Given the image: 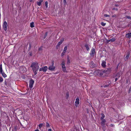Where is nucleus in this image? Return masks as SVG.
I'll use <instances>...</instances> for the list:
<instances>
[{
  "instance_id": "7c9ffc66",
  "label": "nucleus",
  "mask_w": 131,
  "mask_h": 131,
  "mask_svg": "<svg viewBox=\"0 0 131 131\" xmlns=\"http://www.w3.org/2000/svg\"><path fill=\"white\" fill-rule=\"evenodd\" d=\"M3 81V79L1 77H0V82H2Z\"/></svg>"
},
{
  "instance_id": "4c0bfd02",
  "label": "nucleus",
  "mask_w": 131,
  "mask_h": 131,
  "mask_svg": "<svg viewBox=\"0 0 131 131\" xmlns=\"http://www.w3.org/2000/svg\"><path fill=\"white\" fill-rule=\"evenodd\" d=\"M62 70L63 72H65L66 71V68L62 69Z\"/></svg>"
},
{
  "instance_id": "6ab92c4d",
  "label": "nucleus",
  "mask_w": 131,
  "mask_h": 131,
  "mask_svg": "<svg viewBox=\"0 0 131 131\" xmlns=\"http://www.w3.org/2000/svg\"><path fill=\"white\" fill-rule=\"evenodd\" d=\"M30 27L31 28H33L34 27V22H32L30 24Z\"/></svg>"
},
{
  "instance_id": "72a5a7b5",
  "label": "nucleus",
  "mask_w": 131,
  "mask_h": 131,
  "mask_svg": "<svg viewBox=\"0 0 131 131\" xmlns=\"http://www.w3.org/2000/svg\"><path fill=\"white\" fill-rule=\"evenodd\" d=\"M126 18L128 19H131V17L130 16H127L126 17Z\"/></svg>"
},
{
  "instance_id": "bf43d9fd",
  "label": "nucleus",
  "mask_w": 131,
  "mask_h": 131,
  "mask_svg": "<svg viewBox=\"0 0 131 131\" xmlns=\"http://www.w3.org/2000/svg\"><path fill=\"white\" fill-rule=\"evenodd\" d=\"M107 43H108V42H109V41H107Z\"/></svg>"
},
{
  "instance_id": "9b49d317",
  "label": "nucleus",
  "mask_w": 131,
  "mask_h": 131,
  "mask_svg": "<svg viewBox=\"0 0 131 131\" xmlns=\"http://www.w3.org/2000/svg\"><path fill=\"white\" fill-rule=\"evenodd\" d=\"M55 68L54 66H50L48 68V69L51 71H53Z\"/></svg>"
},
{
  "instance_id": "de8ad7c7",
  "label": "nucleus",
  "mask_w": 131,
  "mask_h": 131,
  "mask_svg": "<svg viewBox=\"0 0 131 131\" xmlns=\"http://www.w3.org/2000/svg\"><path fill=\"white\" fill-rule=\"evenodd\" d=\"M61 66H62V69L66 68V66H65V65H62Z\"/></svg>"
},
{
  "instance_id": "473e14b6",
  "label": "nucleus",
  "mask_w": 131,
  "mask_h": 131,
  "mask_svg": "<svg viewBox=\"0 0 131 131\" xmlns=\"http://www.w3.org/2000/svg\"><path fill=\"white\" fill-rule=\"evenodd\" d=\"M61 66L62 65H65V62H64V61L63 60L62 62V63L61 64Z\"/></svg>"
},
{
  "instance_id": "8fccbe9b",
  "label": "nucleus",
  "mask_w": 131,
  "mask_h": 131,
  "mask_svg": "<svg viewBox=\"0 0 131 131\" xmlns=\"http://www.w3.org/2000/svg\"><path fill=\"white\" fill-rule=\"evenodd\" d=\"M118 78H116L115 79V81H116L118 79Z\"/></svg>"
},
{
  "instance_id": "58836bf2",
  "label": "nucleus",
  "mask_w": 131,
  "mask_h": 131,
  "mask_svg": "<svg viewBox=\"0 0 131 131\" xmlns=\"http://www.w3.org/2000/svg\"><path fill=\"white\" fill-rule=\"evenodd\" d=\"M63 2L64 5H66L67 2V0H63Z\"/></svg>"
},
{
  "instance_id": "2f4dec72",
  "label": "nucleus",
  "mask_w": 131,
  "mask_h": 131,
  "mask_svg": "<svg viewBox=\"0 0 131 131\" xmlns=\"http://www.w3.org/2000/svg\"><path fill=\"white\" fill-rule=\"evenodd\" d=\"M42 50V47H40L38 49V51H41Z\"/></svg>"
},
{
  "instance_id": "603ef678",
  "label": "nucleus",
  "mask_w": 131,
  "mask_h": 131,
  "mask_svg": "<svg viewBox=\"0 0 131 131\" xmlns=\"http://www.w3.org/2000/svg\"><path fill=\"white\" fill-rule=\"evenodd\" d=\"M35 131H39L38 129H36Z\"/></svg>"
},
{
  "instance_id": "e433bc0d",
  "label": "nucleus",
  "mask_w": 131,
  "mask_h": 131,
  "mask_svg": "<svg viewBox=\"0 0 131 131\" xmlns=\"http://www.w3.org/2000/svg\"><path fill=\"white\" fill-rule=\"evenodd\" d=\"M69 94L68 93H67L66 94V97L67 99L69 97Z\"/></svg>"
},
{
  "instance_id": "a18cd8bd",
  "label": "nucleus",
  "mask_w": 131,
  "mask_h": 131,
  "mask_svg": "<svg viewBox=\"0 0 131 131\" xmlns=\"http://www.w3.org/2000/svg\"><path fill=\"white\" fill-rule=\"evenodd\" d=\"M112 17H117V15H113Z\"/></svg>"
},
{
  "instance_id": "cd10ccee",
  "label": "nucleus",
  "mask_w": 131,
  "mask_h": 131,
  "mask_svg": "<svg viewBox=\"0 0 131 131\" xmlns=\"http://www.w3.org/2000/svg\"><path fill=\"white\" fill-rule=\"evenodd\" d=\"M46 126L47 127H50V125L49 124V123L47 122H46Z\"/></svg>"
},
{
  "instance_id": "c756f323",
  "label": "nucleus",
  "mask_w": 131,
  "mask_h": 131,
  "mask_svg": "<svg viewBox=\"0 0 131 131\" xmlns=\"http://www.w3.org/2000/svg\"><path fill=\"white\" fill-rule=\"evenodd\" d=\"M101 24L102 26H104L106 25V23H104L103 22H101Z\"/></svg>"
},
{
  "instance_id": "a211bd4d",
  "label": "nucleus",
  "mask_w": 131,
  "mask_h": 131,
  "mask_svg": "<svg viewBox=\"0 0 131 131\" xmlns=\"http://www.w3.org/2000/svg\"><path fill=\"white\" fill-rule=\"evenodd\" d=\"M102 127L103 128V130L104 131H105L106 130V126L105 125H101Z\"/></svg>"
},
{
  "instance_id": "5fc2aeb1",
  "label": "nucleus",
  "mask_w": 131,
  "mask_h": 131,
  "mask_svg": "<svg viewBox=\"0 0 131 131\" xmlns=\"http://www.w3.org/2000/svg\"><path fill=\"white\" fill-rule=\"evenodd\" d=\"M56 47H57V49H58V48H59V47H57V46H56Z\"/></svg>"
},
{
  "instance_id": "c03bdc74",
  "label": "nucleus",
  "mask_w": 131,
  "mask_h": 131,
  "mask_svg": "<svg viewBox=\"0 0 131 131\" xmlns=\"http://www.w3.org/2000/svg\"><path fill=\"white\" fill-rule=\"evenodd\" d=\"M113 10H118V9L117 8H115L114 7L113 8Z\"/></svg>"
},
{
  "instance_id": "a19ab883",
  "label": "nucleus",
  "mask_w": 131,
  "mask_h": 131,
  "mask_svg": "<svg viewBox=\"0 0 131 131\" xmlns=\"http://www.w3.org/2000/svg\"><path fill=\"white\" fill-rule=\"evenodd\" d=\"M47 32H46L45 35V36L44 37V39L46 37V36H47Z\"/></svg>"
},
{
  "instance_id": "bb28decb",
  "label": "nucleus",
  "mask_w": 131,
  "mask_h": 131,
  "mask_svg": "<svg viewBox=\"0 0 131 131\" xmlns=\"http://www.w3.org/2000/svg\"><path fill=\"white\" fill-rule=\"evenodd\" d=\"M115 38H112L111 39L108 40H107V41H115Z\"/></svg>"
},
{
  "instance_id": "c9c22d12",
  "label": "nucleus",
  "mask_w": 131,
  "mask_h": 131,
  "mask_svg": "<svg viewBox=\"0 0 131 131\" xmlns=\"http://www.w3.org/2000/svg\"><path fill=\"white\" fill-rule=\"evenodd\" d=\"M54 61H52L51 65L52 66H54Z\"/></svg>"
},
{
  "instance_id": "f8f14e48",
  "label": "nucleus",
  "mask_w": 131,
  "mask_h": 131,
  "mask_svg": "<svg viewBox=\"0 0 131 131\" xmlns=\"http://www.w3.org/2000/svg\"><path fill=\"white\" fill-rule=\"evenodd\" d=\"M43 1V0H39L38 1H37L36 3L39 6L41 5L42 2Z\"/></svg>"
},
{
  "instance_id": "7ed1b4c3",
  "label": "nucleus",
  "mask_w": 131,
  "mask_h": 131,
  "mask_svg": "<svg viewBox=\"0 0 131 131\" xmlns=\"http://www.w3.org/2000/svg\"><path fill=\"white\" fill-rule=\"evenodd\" d=\"M0 73L2 74V76L4 78H6L7 77L6 75L3 71L2 68V65H0Z\"/></svg>"
},
{
  "instance_id": "393cba45",
  "label": "nucleus",
  "mask_w": 131,
  "mask_h": 131,
  "mask_svg": "<svg viewBox=\"0 0 131 131\" xmlns=\"http://www.w3.org/2000/svg\"><path fill=\"white\" fill-rule=\"evenodd\" d=\"M120 72H119L118 73H117V74L116 75V77H117V78H119L120 76Z\"/></svg>"
},
{
  "instance_id": "2eb2a0df",
  "label": "nucleus",
  "mask_w": 131,
  "mask_h": 131,
  "mask_svg": "<svg viewBox=\"0 0 131 131\" xmlns=\"http://www.w3.org/2000/svg\"><path fill=\"white\" fill-rule=\"evenodd\" d=\"M126 37L127 38H130L131 37V32L126 34Z\"/></svg>"
},
{
  "instance_id": "c85d7f7f",
  "label": "nucleus",
  "mask_w": 131,
  "mask_h": 131,
  "mask_svg": "<svg viewBox=\"0 0 131 131\" xmlns=\"http://www.w3.org/2000/svg\"><path fill=\"white\" fill-rule=\"evenodd\" d=\"M43 125V124L42 123H41L39 124V128H40L42 127V126Z\"/></svg>"
},
{
  "instance_id": "f3484780",
  "label": "nucleus",
  "mask_w": 131,
  "mask_h": 131,
  "mask_svg": "<svg viewBox=\"0 0 131 131\" xmlns=\"http://www.w3.org/2000/svg\"><path fill=\"white\" fill-rule=\"evenodd\" d=\"M101 65L103 67H105L106 66V62L104 61H103L101 64Z\"/></svg>"
},
{
  "instance_id": "b1692460",
  "label": "nucleus",
  "mask_w": 131,
  "mask_h": 131,
  "mask_svg": "<svg viewBox=\"0 0 131 131\" xmlns=\"http://www.w3.org/2000/svg\"><path fill=\"white\" fill-rule=\"evenodd\" d=\"M67 63L68 64H69L70 63V60L69 58V57H68L67 58Z\"/></svg>"
},
{
  "instance_id": "20e7f679",
  "label": "nucleus",
  "mask_w": 131,
  "mask_h": 131,
  "mask_svg": "<svg viewBox=\"0 0 131 131\" xmlns=\"http://www.w3.org/2000/svg\"><path fill=\"white\" fill-rule=\"evenodd\" d=\"M34 82V81L32 79H31L29 81V87L30 88H32L33 87V85Z\"/></svg>"
},
{
  "instance_id": "4d7b16f0",
  "label": "nucleus",
  "mask_w": 131,
  "mask_h": 131,
  "mask_svg": "<svg viewBox=\"0 0 131 131\" xmlns=\"http://www.w3.org/2000/svg\"><path fill=\"white\" fill-rule=\"evenodd\" d=\"M119 64H118V65L117 66V68H118V66H119Z\"/></svg>"
},
{
  "instance_id": "39448f33",
  "label": "nucleus",
  "mask_w": 131,
  "mask_h": 131,
  "mask_svg": "<svg viewBox=\"0 0 131 131\" xmlns=\"http://www.w3.org/2000/svg\"><path fill=\"white\" fill-rule=\"evenodd\" d=\"M7 25L6 22V21H4L3 24V27L5 31L7 29Z\"/></svg>"
},
{
  "instance_id": "dca6fc26",
  "label": "nucleus",
  "mask_w": 131,
  "mask_h": 131,
  "mask_svg": "<svg viewBox=\"0 0 131 131\" xmlns=\"http://www.w3.org/2000/svg\"><path fill=\"white\" fill-rule=\"evenodd\" d=\"M85 47H86L87 51H89L90 50L88 45L87 44H85L84 45Z\"/></svg>"
},
{
  "instance_id": "3c124183",
  "label": "nucleus",
  "mask_w": 131,
  "mask_h": 131,
  "mask_svg": "<svg viewBox=\"0 0 131 131\" xmlns=\"http://www.w3.org/2000/svg\"><path fill=\"white\" fill-rule=\"evenodd\" d=\"M48 131H51V129H48Z\"/></svg>"
},
{
  "instance_id": "4468645a",
  "label": "nucleus",
  "mask_w": 131,
  "mask_h": 131,
  "mask_svg": "<svg viewBox=\"0 0 131 131\" xmlns=\"http://www.w3.org/2000/svg\"><path fill=\"white\" fill-rule=\"evenodd\" d=\"M102 121L101 122V125H105V123L106 122V121L105 119H103L101 120Z\"/></svg>"
},
{
  "instance_id": "aec40b11",
  "label": "nucleus",
  "mask_w": 131,
  "mask_h": 131,
  "mask_svg": "<svg viewBox=\"0 0 131 131\" xmlns=\"http://www.w3.org/2000/svg\"><path fill=\"white\" fill-rule=\"evenodd\" d=\"M17 126H15L14 128L13 129L12 131H17Z\"/></svg>"
},
{
  "instance_id": "6e6552de",
  "label": "nucleus",
  "mask_w": 131,
  "mask_h": 131,
  "mask_svg": "<svg viewBox=\"0 0 131 131\" xmlns=\"http://www.w3.org/2000/svg\"><path fill=\"white\" fill-rule=\"evenodd\" d=\"M75 106L77 107L79 103V97H77L76 99V101L75 102Z\"/></svg>"
},
{
  "instance_id": "09e8293b",
  "label": "nucleus",
  "mask_w": 131,
  "mask_h": 131,
  "mask_svg": "<svg viewBox=\"0 0 131 131\" xmlns=\"http://www.w3.org/2000/svg\"><path fill=\"white\" fill-rule=\"evenodd\" d=\"M110 126H111V127H113V124H111L110 125Z\"/></svg>"
},
{
  "instance_id": "1a4fd4ad",
  "label": "nucleus",
  "mask_w": 131,
  "mask_h": 131,
  "mask_svg": "<svg viewBox=\"0 0 131 131\" xmlns=\"http://www.w3.org/2000/svg\"><path fill=\"white\" fill-rule=\"evenodd\" d=\"M129 52H128L127 53V55L124 59V60L125 61H127L129 58Z\"/></svg>"
},
{
  "instance_id": "0eeeda50",
  "label": "nucleus",
  "mask_w": 131,
  "mask_h": 131,
  "mask_svg": "<svg viewBox=\"0 0 131 131\" xmlns=\"http://www.w3.org/2000/svg\"><path fill=\"white\" fill-rule=\"evenodd\" d=\"M111 83V82L110 81H108L106 82V84L104 85L102 87H103L104 88H106Z\"/></svg>"
},
{
  "instance_id": "f704fd0d",
  "label": "nucleus",
  "mask_w": 131,
  "mask_h": 131,
  "mask_svg": "<svg viewBox=\"0 0 131 131\" xmlns=\"http://www.w3.org/2000/svg\"><path fill=\"white\" fill-rule=\"evenodd\" d=\"M104 16L105 17H109L110 16V15H107L106 14H105L104 15Z\"/></svg>"
},
{
  "instance_id": "13d9d810",
  "label": "nucleus",
  "mask_w": 131,
  "mask_h": 131,
  "mask_svg": "<svg viewBox=\"0 0 131 131\" xmlns=\"http://www.w3.org/2000/svg\"><path fill=\"white\" fill-rule=\"evenodd\" d=\"M5 84L6 85V81H5Z\"/></svg>"
},
{
  "instance_id": "ea45409f",
  "label": "nucleus",
  "mask_w": 131,
  "mask_h": 131,
  "mask_svg": "<svg viewBox=\"0 0 131 131\" xmlns=\"http://www.w3.org/2000/svg\"><path fill=\"white\" fill-rule=\"evenodd\" d=\"M65 52H64L63 51V52L61 54V56H63L64 55V53Z\"/></svg>"
},
{
  "instance_id": "4be33fe9",
  "label": "nucleus",
  "mask_w": 131,
  "mask_h": 131,
  "mask_svg": "<svg viewBox=\"0 0 131 131\" xmlns=\"http://www.w3.org/2000/svg\"><path fill=\"white\" fill-rule=\"evenodd\" d=\"M102 116L101 117V119L102 120L103 119V118L105 117V116L103 114H101Z\"/></svg>"
},
{
  "instance_id": "a878e982",
  "label": "nucleus",
  "mask_w": 131,
  "mask_h": 131,
  "mask_svg": "<svg viewBox=\"0 0 131 131\" xmlns=\"http://www.w3.org/2000/svg\"><path fill=\"white\" fill-rule=\"evenodd\" d=\"M48 2L47 1H46L45 2V6H46V8H47L48 7Z\"/></svg>"
},
{
  "instance_id": "423d86ee",
  "label": "nucleus",
  "mask_w": 131,
  "mask_h": 131,
  "mask_svg": "<svg viewBox=\"0 0 131 131\" xmlns=\"http://www.w3.org/2000/svg\"><path fill=\"white\" fill-rule=\"evenodd\" d=\"M48 69L47 66H45L42 68H40L39 69V71H43V72H46Z\"/></svg>"
},
{
  "instance_id": "f257e3e1",
  "label": "nucleus",
  "mask_w": 131,
  "mask_h": 131,
  "mask_svg": "<svg viewBox=\"0 0 131 131\" xmlns=\"http://www.w3.org/2000/svg\"><path fill=\"white\" fill-rule=\"evenodd\" d=\"M30 67L32 68L35 75H36L37 73V71L39 68L38 64L36 62L32 63L31 64Z\"/></svg>"
},
{
  "instance_id": "5701e85b",
  "label": "nucleus",
  "mask_w": 131,
  "mask_h": 131,
  "mask_svg": "<svg viewBox=\"0 0 131 131\" xmlns=\"http://www.w3.org/2000/svg\"><path fill=\"white\" fill-rule=\"evenodd\" d=\"M67 46H66L64 47V50L63 51V52H66L67 50Z\"/></svg>"
},
{
  "instance_id": "f03ea898",
  "label": "nucleus",
  "mask_w": 131,
  "mask_h": 131,
  "mask_svg": "<svg viewBox=\"0 0 131 131\" xmlns=\"http://www.w3.org/2000/svg\"><path fill=\"white\" fill-rule=\"evenodd\" d=\"M111 71V69L110 68H107L104 70L103 71L100 73L101 75H102L103 73H110Z\"/></svg>"
},
{
  "instance_id": "9d476101",
  "label": "nucleus",
  "mask_w": 131,
  "mask_h": 131,
  "mask_svg": "<svg viewBox=\"0 0 131 131\" xmlns=\"http://www.w3.org/2000/svg\"><path fill=\"white\" fill-rule=\"evenodd\" d=\"M95 52V50L93 48L91 49V53H90V55L91 56H93L94 55V53Z\"/></svg>"
},
{
  "instance_id": "ddd939ff",
  "label": "nucleus",
  "mask_w": 131,
  "mask_h": 131,
  "mask_svg": "<svg viewBox=\"0 0 131 131\" xmlns=\"http://www.w3.org/2000/svg\"><path fill=\"white\" fill-rule=\"evenodd\" d=\"M90 67L92 68H93L95 67V65L94 63L92 62H91L90 64Z\"/></svg>"
},
{
  "instance_id": "6e6d98bb",
  "label": "nucleus",
  "mask_w": 131,
  "mask_h": 131,
  "mask_svg": "<svg viewBox=\"0 0 131 131\" xmlns=\"http://www.w3.org/2000/svg\"><path fill=\"white\" fill-rule=\"evenodd\" d=\"M115 6H118V5H115Z\"/></svg>"
},
{
  "instance_id": "79ce46f5",
  "label": "nucleus",
  "mask_w": 131,
  "mask_h": 131,
  "mask_svg": "<svg viewBox=\"0 0 131 131\" xmlns=\"http://www.w3.org/2000/svg\"><path fill=\"white\" fill-rule=\"evenodd\" d=\"M47 32H46L45 35V36L44 37V39L46 37V36H47Z\"/></svg>"
},
{
  "instance_id": "49530a36",
  "label": "nucleus",
  "mask_w": 131,
  "mask_h": 131,
  "mask_svg": "<svg viewBox=\"0 0 131 131\" xmlns=\"http://www.w3.org/2000/svg\"><path fill=\"white\" fill-rule=\"evenodd\" d=\"M29 54L30 56H32V53L31 52H29Z\"/></svg>"
},
{
  "instance_id": "412c9836",
  "label": "nucleus",
  "mask_w": 131,
  "mask_h": 131,
  "mask_svg": "<svg viewBox=\"0 0 131 131\" xmlns=\"http://www.w3.org/2000/svg\"><path fill=\"white\" fill-rule=\"evenodd\" d=\"M62 43V41H59L57 45V47H59L60 45Z\"/></svg>"
},
{
  "instance_id": "37998d69",
  "label": "nucleus",
  "mask_w": 131,
  "mask_h": 131,
  "mask_svg": "<svg viewBox=\"0 0 131 131\" xmlns=\"http://www.w3.org/2000/svg\"><path fill=\"white\" fill-rule=\"evenodd\" d=\"M66 40V39H65L64 38H62L61 40L60 41H63L64 40Z\"/></svg>"
},
{
  "instance_id": "864d4df0",
  "label": "nucleus",
  "mask_w": 131,
  "mask_h": 131,
  "mask_svg": "<svg viewBox=\"0 0 131 131\" xmlns=\"http://www.w3.org/2000/svg\"><path fill=\"white\" fill-rule=\"evenodd\" d=\"M31 45L30 44H29V47L30 48H31Z\"/></svg>"
}]
</instances>
